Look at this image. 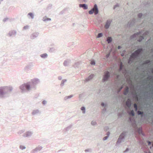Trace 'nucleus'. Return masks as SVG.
<instances>
[{"instance_id": "7", "label": "nucleus", "mask_w": 153, "mask_h": 153, "mask_svg": "<svg viewBox=\"0 0 153 153\" xmlns=\"http://www.w3.org/2000/svg\"><path fill=\"white\" fill-rule=\"evenodd\" d=\"M126 105L128 107H129L131 105V101L130 99H128L126 102Z\"/></svg>"}, {"instance_id": "36", "label": "nucleus", "mask_w": 153, "mask_h": 153, "mask_svg": "<svg viewBox=\"0 0 153 153\" xmlns=\"http://www.w3.org/2000/svg\"><path fill=\"white\" fill-rule=\"evenodd\" d=\"M152 72L153 73V69L152 70Z\"/></svg>"}, {"instance_id": "28", "label": "nucleus", "mask_w": 153, "mask_h": 153, "mask_svg": "<svg viewBox=\"0 0 153 153\" xmlns=\"http://www.w3.org/2000/svg\"><path fill=\"white\" fill-rule=\"evenodd\" d=\"M20 148H21L22 149H25V147H23V146H20Z\"/></svg>"}, {"instance_id": "29", "label": "nucleus", "mask_w": 153, "mask_h": 153, "mask_svg": "<svg viewBox=\"0 0 153 153\" xmlns=\"http://www.w3.org/2000/svg\"><path fill=\"white\" fill-rule=\"evenodd\" d=\"M148 142L149 145L151 144V142L150 141H148Z\"/></svg>"}, {"instance_id": "6", "label": "nucleus", "mask_w": 153, "mask_h": 153, "mask_svg": "<svg viewBox=\"0 0 153 153\" xmlns=\"http://www.w3.org/2000/svg\"><path fill=\"white\" fill-rule=\"evenodd\" d=\"M111 21L110 20L107 21L105 26V28L107 29L108 28L111 23Z\"/></svg>"}, {"instance_id": "30", "label": "nucleus", "mask_w": 153, "mask_h": 153, "mask_svg": "<svg viewBox=\"0 0 153 153\" xmlns=\"http://www.w3.org/2000/svg\"><path fill=\"white\" fill-rule=\"evenodd\" d=\"M141 40H140L139 41H141V40H142V39H143V38H143V36H141Z\"/></svg>"}, {"instance_id": "14", "label": "nucleus", "mask_w": 153, "mask_h": 153, "mask_svg": "<svg viewBox=\"0 0 153 153\" xmlns=\"http://www.w3.org/2000/svg\"><path fill=\"white\" fill-rule=\"evenodd\" d=\"M124 134H122L119 137V140L120 139H121L123 138L124 137Z\"/></svg>"}, {"instance_id": "27", "label": "nucleus", "mask_w": 153, "mask_h": 153, "mask_svg": "<svg viewBox=\"0 0 153 153\" xmlns=\"http://www.w3.org/2000/svg\"><path fill=\"white\" fill-rule=\"evenodd\" d=\"M108 137L107 136L103 138V140H105L107 139V138Z\"/></svg>"}, {"instance_id": "9", "label": "nucleus", "mask_w": 153, "mask_h": 153, "mask_svg": "<svg viewBox=\"0 0 153 153\" xmlns=\"http://www.w3.org/2000/svg\"><path fill=\"white\" fill-rule=\"evenodd\" d=\"M128 87H126L125 89V91L124 92V94L125 95H126L128 92Z\"/></svg>"}, {"instance_id": "15", "label": "nucleus", "mask_w": 153, "mask_h": 153, "mask_svg": "<svg viewBox=\"0 0 153 153\" xmlns=\"http://www.w3.org/2000/svg\"><path fill=\"white\" fill-rule=\"evenodd\" d=\"M51 20V19L49 18H43V20L45 21L46 20H49L50 21Z\"/></svg>"}, {"instance_id": "31", "label": "nucleus", "mask_w": 153, "mask_h": 153, "mask_svg": "<svg viewBox=\"0 0 153 153\" xmlns=\"http://www.w3.org/2000/svg\"><path fill=\"white\" fill-rule=\"evenodd\" d=\"M101 105L102 106H104V103H102V104H101Z\"/></svg>"}, {"instance_id": "26", "label": "nucleus", "mask_w": 153, "mask_h": 153, "mask_svg": "<svg viewBox=\"0 0 153 153\" xmlns=\"http://www.w3.org/2000/svg\"><path fill=\"white\" fill-rule=\"evenodd\" d=\"M96 124V123L95 122L92 121L91 122V124L93 125H94Z\"/></svg>"}, {"instance_id": "37", "label": "nucleus", "mask_w": 153, "mask_h": 153, "mask_svg": "<svg viewBox=\"0 0 153 153\" xmlns=\"http://www.w3.org/2000/svg\"><path fill=\"white\" fill-rule=\"evenodd\" d=\"M121 56H123V54H121Z\"/></svg>"}, {"instance_id": "23", "label": "nucleus", "mask_w": 153, "mask_h": 153, "mask_svg": "<svg viewBox=\"0 0 153 153\" xmlns=\"http://www.w3.org/2000/svg\"><path fill=\"white\" fill-rule=\"evenodd\" d=\"M28 26H24L23 27L24 29L25 30L26 29H27L28 28Z\"/></svg>"}, {"instance_id": "18", "label": "nucleus", "mask_w": 153, "mask_h": 153, "mask_svg": "<svg viewBox=\"0 0 153 153\" xmlns=\"http://www.w3.org/2000/svg\"><path fill=\"white\" fill-rule=\"evenodd\" d=\"M94 75H91L90 76L88 77V79L89 80L91 79H92Z\"/></svg>"}, {"instance_id": "3", "label": "nucleus", "mask_w": 153, "mask_h": 153, "mask_svg": "<svg viewBox=\"0 0 153 153\" xmlns=\"http://www.w3.org/2000/svg\"><path fill=\"white\" fill-rule=\"evenodd\" d=\"M20 89L22 91L25 89L27 90H30V84L29 83H27L23 84L20 87Z\"/></svg>"}, {"instance_id": "20", "label": "nucleus", "mask_w": 153, "mask_h": 153, "mask_svg": "<svg viewBox=\"0 0 153 153\" xmlns=\"http://www.w3.org/2000/svg\"><path fill=\"white\" fill-rule=\"evenodd\" d=\"M81 110L83 111V113H85V108L84 107H82L81 108Z\"/></svg>"}, {"instance_id": "19", "label": "nucleus", "mask_w": 153, "mask_h": 153, "mask_svg": "<svg viewBox=\"0 0 153 153\" xmlns=\"http://www.w3.org/2000/svg\"><path fill=\"white\" fill-rule=\"evenodd\" d=\"M102 33H100L98 34V36H97V37L99 38V37H101L102 36Z\"/></svg>"}, {"instance_id": "2", "label": "nucleus", "mask_w": 153, "mask_h": 153, "mask_svg": "<svg viewBox=\"0 0 153 153\" xmlns=\"http://www.w3.org/2000/svg\"><path fill=\"white\" fill-rule=\"evenodd\" d=\"M12 90L11 87H3L0 88V95L3 94L4 92H7L8 91H10Z\"/></svg>"}, {"instance_id": "32", "label": "nucleus", "mask_w": 153, "mask_h": 153, "mask_svg": "<svg viewBox=\"0 0 153 153\" xmlns=\"http://www.w3.org/2000/svg\"><path fill=\"white\" fill-rule=\"evenodd\" d=\"M121 48V47L120 46H119L118 47V49H120Z\"/></svg>"}, {"instance_id": "35", "label": "nucleus", "mask_w": 153, "mask_h": 153, "mask_svg": "<svg viewBox=\"0 0 153 153\" xmlns=\"http://www.w3.org/2000/svg\"><path fill=\"white\" fill-rule=\"evenodd\" d=\"M122 88H123V87H121V88H120V90H119V91H120V90H121V89H122Z\"/></svg>"}, {"instance_id": "33", "label": "nucleus", "mask_w": 153, "mask_h": 153, "mask_svg": "<svg viewBox=\"0 0 153 153\" xmlns=\"http://www.w3.org/2000/svg\"><path fill=\"white\" fill-rule=\"evenodd\" d=\"M137 35V34H134V35L133 36H136V35Z\"/></svg>"}, {"instance_id": "34", "label": "nucleus", "mask_w": 153, "mask_h": 153, "mask_svg": "<svg viewBox=\"0 0 153 153\" xmlns=\"http://www.w3.org/2000/svg\"><path fill=\"white\" fill-rule=\"evenodd\" d=\"M43 104H45V101H43Z\"/></svg>"}, {"instance_id": "10", "label": "nucleus", "mask_w": 153, "mask_h": 153, "mask_svg": "<svg viewBox=\"0 0 153 153\" xmlns=\"http://www.w3.org/2000/svg\"><path fill=\"white\" fill-rule=\"evenodd\" d=\"M32 82L33 83L35 84L38 83L39 82V80L36 79H34L32 80Z\"/></svg>"}, {"instance_id": "17", "label": "nucleus", "mask_w": 153, "mask_h": 153, "mask_svg": "<svg viewBox=\"0 0 153 153\" xmlns=\"http://www.w3.org/2000/svg\"><path fill=\"white\" fill-rule=\"evenodd\" d=\"M134 107L135 108V110L137 111V106L136 104H134Z\"/></svg>"}, {"instance_id": "4", "label": "nucleus", "mask_w": 153, "mask_h": 153, "mask_svg": "<svg viewBox=\"0 0 153 153\" xmlns=\"http://www.w3.org/2000/svg\"><path fill=\"white\" fill-rule=\"evenodd\" d=\"M98 13V10L97 5H94V8L89 11V13L90 14H92L94 13L95 15L97 14Z\"/></svg>"}, {"instance_id": "16", "label": "nucleus", "mask_w": 153, "mask_h": 153, "mask_svg": "<svg viewBox=\"0 0 153 153\" xmlns=\"http://www.w3.org/2000/svg\"><path fill=\"white\" fill-rule=\"evenodd\" d=\"M28 15H29L31 18H33V15L32 13H28Z\"/></svg>"}, {"instance_id": "5", "label": "nucleus", "mask_w": 153, "mask_h": 153, "mask_svg": "<svg viewBox=\"0 0 153 153\" xmlns=\"http://www.w3.org/2000/svg\"><path fill=\"white\" fill-rule=\"evenodd\" d=\"M110 76L109 73L108 71H105L104 72V75L102 80L104 82L107 80Z\"/></svg>"}, {"instance_id": "12", "label": "nucleus", "mask_w": 153, "mask_h": 153, "mask_svg": "<svg viewBox=\"0 0 153 153\" xmlns=\"http://www.w3.org/2000/svg\"><path fill=\"white\" fill-rule=\"evenodd\" d=\"M129 114L130 115H131L133 116H134V111L133 110H132L129 113Z\"/></svg>"}, {"instance_id": "22", "label": "nucleus", "mask_w": 153, "mask_h": 153, "mask_svg": "<svg viewBox=\"0 0 153 153\" xmlns=\"http://www.w3.org/2000/svg\"><path fill=\"white\" fill-rule=\"evenodd\" d=\"M91 65H95V62H94V60H92L91 61Z\"/></svg>"}, {"instance_id": "1", "label": "nucleus", "mask_w": 153, "mask_h": 153, "mask_svg": "<svg viewBox=\"0 0 153 153\" xmlns=\"http://www.w3.org/2000/svg\"><path fill=\"white\" fill-rule=\"evenodd\" d=\"M142 51V49H139L135 51L134 53H132L130 56L128 63H130L131 61L133 62V59L137 57L139 54Z\"/></svg>"}, {"instance_id": "24", "label": "nucleus", "mask_w": 153, "mask_h": 153, "mask_svg": "<svg viewBox=\"0 0 153 153\" xmlns=\"http://www.w3.org/2000/svg\"><path fill=\"white\" fill-rule=\"evenodd\" d=\"M138 17L139 18L141 17L142 16V13H139L138 14Z\"/></svg>"}, {"instance_id": "8", "label": "nucleus", "mask_w": 153, "mask_h": 153, "mask_svg": "<svg viewBox=\"0 0 153 153\" xmlns=\"http://www.w3.org/2000/svg\"><path fill=\"white\" fill-rule=\"evenodd\" d=\"M79 7H83L84 9H87L88 8L87 6L85 4H80Z\"/></svg>"}, {"instance_id": "21", "label": "nucleus", "mask_w": 153, "mask_h": 153, "mask_svg": "<svg viewBox=\"0 0 153 153\" xmlns=\"http://www.w3.org/2000/svg\"><path fill=\"white\" fill-rule=\"evenodd\" d=\"M137 113L138 114H143V112L142 111H138Z\"/></svg>"}, {"instance_id": "25", "label": "nucleus", "mask_w": 153, "mask_h": 153, "mask_svg": "<svg viewBox=\"0 0 153 153\" xmlns=\"http://www.w3.org/2000/svg\"><path fill=\"white\" fill-rule=\"evenodd\" d=\"M122 67H123L122 64V63H121V64H120V70H122Z\"/></svg>"}, {"instance_id": "11", "label": "nucleus", "mask_w": 153, "mask_h": 153, "mask_svg": "<svg viewBox=\"0 0 153 153\" xmlns=\"http://www.w3.org/2000/svg\"><path fill=\"white\" fill-rule=\"evenodd\" d=\"M107 41L108 43H109L111 42L112 41V38L111 37H108L107 38Z\"/></svg>"}, {"instance_id": "13", "label": "nucleus", "mask_w": 153, "mask_h": 153, "mask_svg": "<svg viewBox=\"0 0 153 153\" xmlns=\"http://www.w3.org/2000/svg\"><path fill=\"white\" fill-rule=\"evenodd\" d=\"M47 54L46 53L42 54L41 56V57L42 58H45L47 56Z\"/></svg>"}]
</instances>
